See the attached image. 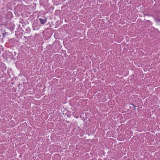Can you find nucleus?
Instances as JSON below:
<instances>
[{"instance_id":"1a4fd4ad","label":"nucleus","mask_w":160,"mask_h":160,"mask_svg":"<svg viewBox=\"0 0 160 160\" xmlns=\"http://www.w3.org/2000/svg\"><path fill=\"white\" fill-rule=\"evenodd\" d=\"M14 53L15 55H16V52H14Z\"/></svg>"},{"instance_id":"20e7f679","label":"nucleus","mask_w":160,"mask_h":160,"mask_svg":"<svg viewBox=\"0 0 160 160\" xmlns=\"http://www.w3.org/2000/svg\"><path fill=\"white\" fill-rule=\"evenodd\" d=\"M155 20L157 22H160V18L158 17L155 18Z\"/></svg>"},{"instance_id":"f257e3e1","label":"nucleus","mask_w":160,"mask_h":160,"mask_svg":"<svg viewBox=\"0 0 160 160\" xmlns=\"http://www.w3.org/2000/svg\"><path fill=\"white\" fill-rule=\"evenodd\" d=\"M33 29L34 30H38L39 28V26L38 24V21L37 20H34L32 24Z\"/></svg>"},{"instance_id":"6e6552de","label":"nucleus","mask_w":160,"mask_h":160,"mask_svg":"<svg viewBox=\"0 0 160 160\" xmlns=\"http://www.w3.org/2000/svg\"><path fill=\"white\" fill-rule=\"evenodd\" d=\"M33 4H35V6H36V3H33Z\"/></svg>"},{"instance_id":"f03ea898","label":"nucleus","mask_w":160,"mask_h":160,"mask_svg":"<svg viewBox=\"0 0 160 160\" xmlns=\"http://www.w3.org/2000/svg\"><path fill=\"white\" fill-rule=\"evenodd\" d=\"M39 20L41 24H44L46 22L47 20V18H40L39 19Z\"/></svg>"},{"instance_id":"9d476101","label":"nucleus","mask_w":160,"mask_h":160,"mask_svg":"<svg viewBox=\"0 0 160 160\" xmlns=\"http://www.w3.org/2000/svg\"><path fill=\"white\" fill-rule=\"evenodd\" d=\"M129 108H131V106H130V107H129Z\"/></svg>"},{"instance_id":"0eeeda50","label":"nucleus","mask_w":160,"mask_h":160,"mask_svg":"<svg viewBox=\"0 0 160 160\" xmlns=\"http://www.w3.org/2000/svg\"><path fill=\"white\" fill-rule=\"evenodd\" d=\"M19 158H22V155H19Z\"/></svg>"},{"instance_id":"423d86ee","label":"nucleus","mask_w":160,"mask_h":160,"mask_svg":"<svg viewBox=\"0 0 160 160\" xmlns=\"http://www.w3.org/2000/svg\"><path fill=\"white\" fill-rule=\"evenodd\" d=\"M131 104L132 105H133V107H134V109H134V110H135V109H135V105H134L133 103H132Z\"/></svg>"},{"instance_id":"7ed1b4c3","label":"nucleus","mask_w":160,"mask_h":160,"mask_svg":"<svg viewBox=\"0 0 160 160\" xmlns=\"http://www.w3.org/2000/svg\"><path fill=\"white\" fill-rule=\"evenodd\" d=\"M48 1V0H40V3H42V4H44L45 3L47 2Z\"/></svg>"},{"instance_id":"39448f33","label":"nucleus","mask_w":160,"mask_h":160,"mask_svg":"<svg viewBox=\"0 0 160 160\" xmlns=\"http://www.w3.org/2000/svg\"><path fill=\"white\" fill-rule=\"evenodd\" d=\"M8 34L7 32H4L3 33V37H4V36H6V35Z\"/></svg>"}]
</instances>
